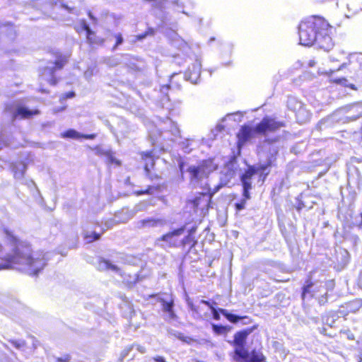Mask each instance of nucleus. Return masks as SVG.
Instances as JSON below:
<instances>
[{
	"instance_id": "f257e3e1",
	"label": "nucleus",
	"mask_w": 362,
	"mask_h": 362,
	"mask_svg": "<svg viewBox=\"0 0 362 362\" xmlns=\"http://www.w3.org/2000/svg\"><path fill=\"white\" fill-rule=\"evenodd\" d=\"M3 232L6 240L5 247L0 243V271L18 269L30 276H38L47 265V253L34 252L30 242L21 239L8 228H4Z\"/></svg>"
},
{
	"instance_id": "f03ea898",
	"label": "nucleus",
	"mask_w": 362,
	"mask_h": 362,
	"mask_svg": "<svg viewBox=\"0 0 362 362\" xmlns=\"http://www.w3.org/2000/svg\"><path fill=\"white\" fill-rule=\"evenodd\" d=\"M333 28L320 17L312 16L303 20L298 26L300 44L303 46H316L329 52L334 47Z\"/></svg>"
},
{
	"instance_id": "7ed1b4c3",
	"label": "nucleus",
	"mask_w": 362,
	"mask_h": 362,
	"mask_svg": "<svg viewBox=\"0 0 362 362\" xmlns=\"http://www.w3.org/2000/svg\"><path fill=\"white\" fill-rule=\"evenodd\" d=\"M282 127V124L269 117H264L255 129L243 127L238 134V148H240L247 141L252 138L255 132L267 135Z\"/></svg>"
},
{
	"instance_id": "20e7f679",
	"label": "nucleus",
	"mask_w": 362,
	"mask_h": 362,
	"mask_svg": "<svg viewBox=\"0 0 362 362\" xmlns=\"http://www.w3.org/2000/svg\"><path fill=\"white\" fill-rule=\"evenodd\" d=\"M52 56L54 58L52 62V66H44L40 70L42 76H48L47 83L50 86H56L59 82V78L55 76L57 71L62 69L69 62V56L59 51H51Z\"/></svg>"
},
{
	"instance_id": "39448f33",
	"label": "nucleus",
	"mask_w": 362,
	"mask_h": 362,
	"mask_svg": "<svg viewBox=\"0 0 362 362\" xmlns=\"http://www.w3.org/2000/svg\"><path fill=\"white\" fill-rule=\"evenodd\" d=\"M268 165H259L258 167H251L248 170L242 175L241 180L243 185V196L245 199L242 200L241 202L236 204V209L240 211L245 208V204L247 199L250 198L249 190L251 189V178L255 174H259L262 176V174L267 175L268 172H266Z\"/></svg>"
},
{
	"instance_id": "423d86ee",
	"label": "nucleus",
	"mask_w": 362,
	"mask_h": 362,
	"mask_svg": "<svg viewBox=\"0 0 362 362\" xmlns=\"http://www.w3.org/2000/svg\"><path fill=\"white\" fill-rule=\"evenodd\" d=\"M188 304H189V307L191 308V309L193 311H194L199 316H202V310H204V308H207L208 310H211L212 315H213V317L216 320H220L219 312L222 315H223L228 319V320H229L230 322H233V323L237 322L238 321H239L241 319L240 317H238L237 315H235L233 314H230V313H228V311L225 309H222V308H219L218 310L215 309L214 307H212L209 304V302L205 301V300H201L197 305H194L189 302L188 303Z\"/></svg>"
},
{
	"instance_id": "0eeeda50",
	"label": "nucleus",
	"mask_w": 362,
	"mask_h": 362,
	"mask_svg": "<svg viewBox=\"0 0 362 362\" xmlns=\"http://www.w3.org/2000/svg\"><path fill=\"white\" fill-rule=\"evenodd\" d=\"M216 168V165L212 160L203 161L198 166H190L188 168V173L190 175L191 182L193 185L197 184L199 180L206 177L211 172Z\"/></svg>"
},
{
	"instance_id": "6e6552de",
	"label": "nucleus",
	"mask_w": 362,
	"mask_h": 362,
	"mask_svg": "<svg viewBox=\"0 0 362 362\" xmlns=\"http://www.w3.org/2000/svg\"><path fill=\"white\" fill-rule=\"evenodd\" d=\"M327 290L322 282H317L305 286L303 288L302 298L303 300L312 297L318 298L319 303L322 304L326 302L325 297Z\"/></svg>"
},
{
	"instance_id": "1a4fd4ad",
	"label": "nucleus",
	"mask_w": 362,
	"mask_h": 362,
	"mask_svg": "<svg viewBox=\"0 0 362 362\" xmlns=\"http://www.w3.org/2000/svg\"><path fill=\"white\" fill-rule=\"evenodd\" d=\"M75 30L78 33H85L87 42L91 45H100L105 42V39L97 35L92 30L84 19L81 20L78 25L75 26Z\"/></svg>"
},
{
	"instance_id": "9d476101",
	"label": "nucleus",
	"mask_w": 362,
	"mask_h": 362,
	"mask_svg": "<svg viewBox=\"0 0 362 362\" xmlns=\"http://www.w3.org/2000/svg\"><path fill=\"white\" fill-rule=\"evenodd\" d=\"M246 337L247 333L245 332H238L235 334V355L233 358L238 362H240L241 359H246L248 357V351L244 347Z\"/></svg>"
},
{
	"instance_id": "9b49d317",
	"label": "nucleus",
	"mask_w": 362,
	"mask_h": 362,
	"mask_svg": "<svg viewBox=\"0 0 362 362\" xmlns=\"http://www.w3.org/2000/svg\"><path fill=\"white\" fill-rule=\"evenodd\" d=\"M183 228H179L166 235L156 240V244L162 247L176 246L178 244V238L182 234Z\"/></svg>"
},
{
	"instance_id": "f8f14e48",
	"label": "nucleus",
	"mask_w": 362,
	"mask_h": 362,
	"mask_svg": "<svg viewBox=\"0 0 362 362\" xmlns=\"http://www.w3.org/2000/svg\"><path fill=\"white\" fill-rule=\"evenodd\" d=\"M353 54H346L343 50H337L331 56L330 60L332 62H340L341 65L337 70H341L346 68L350 63Z\"/></svg>"
},
{
	"instance_id": "ddd939ff",
	"label": "nucleus",
	"mask_w": 362,
	"mask_h": 362,
	"mask_svg": "<svg viewBox=\"0 0 362 362\" xmlns=\"http://www.w3.org/2000/svg\"><path fill=\"white\" fill-rule=\"evenodd\" d=\"M238 165L235 160L230 161L224 168L223 174L226 178H221V184L226 185L230 180L236 175Z\"/></svg>"
},
{
	"instance_id": "4468645a",
	"label": "nucleus",
	"mask_w": 362,
	"mask_h": 362,
	"mask_svg": "<svg viewBox=\"0 0 362 362\" xmlns=\"http://www.w3.org/2000/svg\"><path fill=\"white\" fill-rule=\"evenodd\" d=\"M40 113V111L38 109L30 110L25 107L19 106L16 108L15 112L13 113V117L14 119H30L35 115H39Z\"/></svg>"
},
{
	"instance_id": "2eb2a0df",
	"label": "nucleus",
	"mask_w": 362,
	"mask_h": 362,
	"mask_svg": "<svg viewBox=\"0 0 362 362\" xmlns=\"http://www.w3.org/2000/svg\"><path fill=\"white\" fill-rule=\"evenodd\" d=\"M201 62L197 60L185 73V78L192 83H197L201 73Z\"/></svg>"
},
{
	"instance_id": "dca6fc26",
	"label": "nucleus",
	"mask_w": 362,
	"mask_h": 362,
	"mask_svg": "<svg viewBox=\"0 0 362 362\" xmlns=\"http://www.w3.org/2000/svg\"><path fill=\"white\" fill-rule=\"evenodd\" d=\"M102 233H97L94 230H86L83 233V238L88 243H93L98 240Z\"/></svg>"
},
{
	"instance_id": "f3484780",
	"label": "nucleus",
	"mask_w": 362,
	"mask_h": 362,
	"mask_svg": "<svg viewBox=\"0 0 362 362\" xmlns=\"http://www.w3.org/2000/svg\"><path fill=\"white\" fill-rule=\"evenodd\" d=\"M27 166L25 162L21 161L15 163L12 165V170L14 176H23L26 170Z\"/></svg>"
},
{
	"instance_id": "a211bd4d",
	"label": "nucleus",
	"mask_w": 362,
	"mask_h": 362,
	"mask_svg": "<svg viewBox=\"0 0 362 362\" xmlns=\"http://www.w3.org/2000/svg\"><path fill=\"white\" fill-rule=\"evenodd\" d=\"M96 267L100 272L107 271L113 268V265L110 261L105 259L103 257L98 258Z\"/></svg>"
},
{
	"instance_id": "6ab92c4d",
	"label": "nucleus",
	"mask_w": 362,
	"mask_h": 362,
	"mask_svg": "<svg viewBox=\"0 0 362 362\" xmlns=\"http://www.w3.org/2000/svg\"><path fill=\"white\" fill-rule=\"evenodd\" d=\"M264 360V356L262 354L253 351L250 356L248 354V357L246 359H241L240 362H262Z\"/></svg>"
},
{
	"instance_id": "aec40b11",
	"label": "nucleus",
	"mask_w": 362,
	"mask_h": 362,
	"mask_svg": "<svg viewBox=\"0 0 362 362\" xmlns=\"http://www.w3.org/2000/svg\"><path fill=\"white\" fill-rule=\"evenodd\" d=\"M63 138L81 139V134L74 129H69L62 134Z\"/></svg>"
},
{
	"instance_id": "412c9836",
	"label": "nucleus",
	"mask_w": 362,
	"mask_h": 362,
	"mask_svg": "<svg viewBox=\"0 0 362 362\" xmlns=\"http://www.w3.org/2000/svg\"><path fill=\"white\" fill-rule=\"evenodd\" d=\"M362 308V299H356L351 303L348 305V308L352 313H356Z\"/></svg>"
},
{
	"instance_id": "4be33fe9",
	"label": "nucleus",
	"mask_w": 362,
	"mask_h": 362,
	"mask_svg": "<svg viewBox=\"0 0 362 362\" xmlns=\"http://www.w3.org/2000/svg\"><path fill=\"white\" fill-rule=\"evenodd\" d=\"M163 310L168 313L170 318H173L175 315L173 311V300H170V301H163Z\"/></svg>"
},
{
	"instance_id": "5701e85b",
	"label": "nucleus",
	"mask_w": 362,
	"mask_h": 362,
	"mask_svg": "<svg viewBox=\"0 0 362 362\" xmlns=\"http://www.w3.org/2000/svg\"><path fill=\"white\" fill-rule=\"evenodd\" d=\"M9 342L13 346L21 350L25 349L27 346L24 340L11 339Z\"/></svg>"
},
{
	"instance_id": "b1692460",
	"label": "nucleus",
	"mask_w": 362,
	"mask_h": 362,
	"mask_svg": "<svg viewBox=\"0 0 362 362\" xmlns=\"http://www.w3.org/2000/svg\"><path fill=\"white\" fill-rule=\"evenodd\" d=\"M296 117L300 122H304L309 119V115L304 108H300L296 113Z\"/></svg>"
},
{
	"instance_id": "393cba45",
	"label": "nucleus",
	"mask_w": 362,
	"mask_h": 362,
	"mask_svg": "<svg viewBox=\"0 0 362 362\" xmlns=\"http://www.w3.org/2000/svg\"><path fill=\"white\" fill-rule=\"evenodd\" d=\"M166 122L170 125L169 129L167 130L171 132L174 136L178 135L180 131L177 124L170 119H167Z\"/></svg>"
},
{
	"instance_id": "a878e982",
	"label": "nucleus",
	"mask_w": 362,
	"mask_h": 362,
	"mask_svg": "<svg viewBox=\"0 0 362 362\" xmlns=\"http://www.w3.org/2000/svg\"><path fill=\"white\" fill-rule=\"evenodd\" d=\"M144 159L146 160V163L145 164V170L146 172H148L150 170L149 163L151 164V166H153V163H154L153 158V156L151 155V153H146Z\"/></svg>"
},
{
	"instance_id": "bb28decb",
	"label": "nucleus",
	"mask_w": 362,
	"mask_h": 362,
	"mask_svg": "<svg viewBox=\"0 0 362 362\" xmlns=\"http://www.w3.org/2000/svg\"><path fill=\"white\" fill-rule=\"evenodd\" d=\"M159 223L158 221L154 219H145L141 221L143 227H153L156 226Z\"/></svg>"
},
{
	"instance_id": "cd10ccee",
	"label": "nucleus",
	"mask_w": 362,
	"mask_h": 362,
	"mask_svg": "<svg viewBox=\"0 0 362 362\" xmlns=\"http://www.w3.org/2000/svg\"><path fill=\"white\" fill-rule=\"evenodd\" d=\"M347 8L350 12H351V16L357 14L359 11L362 10L361 7L356 8L353 1L347 4Z\"/></svg>"
},
{
	"instance_id": "c85d7f7f",
	"label": "nucleus",
	"mask_w": 362,
	"mask_h": 362,
	"mask_svg": "<svg viewBox=\"0 0 362 362\" xmlns=\"http://www.w3.org/2000/svg\"><path fill=\"white\" fill-rule=\"evenodd\" d=\"M75 95H76L75 92L72 91V90L69 91L67 93H64L60 95L59 101L61 103H63L64 101H65L67 99H70V98L75 97Z\"/></svg>"
},
{
	"instance_id": "c756f323",
	"label": "nucleus",
	"mask_w": 362,
	"mask_h": 362,
	"mask_svg": "<svg viewBox=\"0 0 362 362\" xmlns=\"http://www.w3.org/2000/svg\"><path fill=\"white\" fill-rule=\"evenodd\" d=\"M54 362H73L71 356L69 354H64L55 358Z\"/></svg>"
},
{
	"instance_id": "7c9ffc66",
	"label": "nucleus",
	"mask_w": 362,
	"mask_h": 362,
	"mask_svg": "<svg viewBox=\"0 0 362 362\" xmlns=\"http://www.w3.org/2000/svg\"><path fill=\"white\" fill-rule=\"evenodd\" d=\"M193 141L186 140L182 143V148L187 153L189 152L192 150V146H193Z\"/></svg>"
},
{
	"instance_id": "2f4dec72",
	"label": "nucleus",
	"mask_w": 362,
	"mask_h": 362,
	"mask_svg": "<svg viewBox=\"0 0 362 362\" xmlns=\"http://www.w3.org/2000/svg\"><path fill=\"white\" fill-rule=\"evenodd\" d=\"M241 117L242 115L239 112L234 114H228L225 118V119H233L234 121H240Z\"/></svg>"
},
{
	"instance_id": "473e14b6",
	"label": "nucleus",
	"mask_w": 362,
	"mask_h": 362,
	"mask_svg": "<svg viewBox=\"0 0 362 362\" xmlns=\"http://www.w3.org/2000/svg\"><path fill=\"white\" fill-rule=\"evenodd\" d=\"M204 199L205 202L207 204L209 202V197L207 195V194H202V197H200V199ZM199 199H197L195 201H194V204L196 206H198L199 205Z\"/></svg>"
},
{
	"instance_id": "72a5a7b5",
	"label": "nucleus",
	"mask_w": 362,
	"mask_h": 362,
	"mask_svg": "<svg viewBox=\"0 0 362 362\" xmlns=\"http://www.w3.org/2000/svg\"><path fill=\"white\" fill-rule=\"evenodd\" d=\"M213 329L216 333H221L224 329V327L223 326L213 325Z\"/></svg>"
},
{
	"instance_id": "f704fd0d",
	"label": "nucleus",
	"mask_w": 362,
	"mask_h": 362,
	"mask_svg": "<svg viewBox=\"0 0 362 362\" xmlns=\"http://www.w3.org/2000/svg\"><path fill=\"white\" fill-rule=\"evenodd\" d=\"M93 139L95 138L94 134H81V139Z\"/></svg>"
},
{
	"instance_id": "c9c22d12",
	"label": "nucleus",
	"mask_w": 362,
	"mask_h": 362,
	"mask_svg": "<svg viewBox=\"0 0 362 362\" xmlns=\"http://www.w3.org/2000/svg\"><path fill=\"white\" fill-rule=\"evenodd\" d=\"M136 349L141 353H144L146 351V349L140 345H136Z\"/></svg>"
},
{
	"instance_id": "e433bc0d",
	"label": "nucleus",
	"mask_w": 362,
	"mask_h": 362,
	"mask_svg": "<svg viewBox=\"0 0 362 362\" xmlns=\"http://www.w3.org/2000/svg\"><path fill=\"white\" fill-rule=\"evenodd\" d=\"M316 64V62L315 61V59H310L308 62V66L310 67H313Z\"/></svg>"
},
{
	"instance_id": "4c0bfd02",
	"label": "nucleus",
	"mask_w": 362,
	"mask_h": 362,
	"mask_svg": "<svg viewBox=\"0 0 362 362\" xmlns=\"http://www.w3.org/2000/svg\"><path fill=\"white\" fill-rule=\"evenodd\" d=\"M116 40H117L116 45H120L122 42V38L121 35H117L116 37Z\"/></svg>"
},
{
	"instance_id": "58836bf2",
	"label": "nucleus",
	"mask_w": 362,
	"mask_h": 362,
	"mask_svg": "<svg viewBox=\"0 0 362 362\" xmlns=\"http://www.w3.org/2000/svg\"><path fill=\"white\" fill-rule=\"evenodd\" d=\"M155 361L156 362H165V360L163 359V358L160 357V356H158V357L155 358Z\"/></svg>"
},
{
	"instance_id": "ea45409f",
	"label": "nucleus",
	"mask_w": 362,
	"mask_h": 362,
	"mask_svg": "<svg viewBox=\"0 0 362 362\" xmlns=\"http://www.w3.org/2000/svg\"><path fill=\"white\" fill-rule=\"evenodd\" d=\"M40 93H49V90H45V89H40Z\"/></svg>"
},
{
	"instance_id": "a19ab883",
	"label": "nucleus",
	"mask_w": 362,
	"mask_h": 362,
	"mask_svg": "<svg viewBox=\"0 0 362 362\" xmlns=\"http://www.w3.org/2000/svg\"><path fill=\"white\" fill-rule=\"evenodd\" d=\"M183 168H184V165L182 163H180V171L182 173L183 172Z\"/></svg>"
},
{
	"instance_id": "79ce46f5",
	"label": "nucleus",
	"mask_w": 362,
	"mask_h": 362,
	"mask_svg": "<svg viewBox=\"0 0 362 362\" xmlns=\"http://www.w3.org/2000/svg\"><path fill=\"white\" fill-rule=\"evenodd\" d=\"M348 337L350 339H354V335L351 334V335H349Z\"/></svg>"
},
{
	"instance_id": "37998d69",
	"label": "nucleus",
	"mask_w": 362,
	"mask_h": 362,
	"mask_svg": "<svg viewBox=\"0 0 362 362\" xmlns=\"http://www.w3.org/2000/svg\"><path fill=\"white\" fill-rule=\"evenodd\" d=\"M114 269H115V272H117V267L115 265Z\"/></svg>"
},
{
	"instance_id": "c03bdc74",
	"label": "nucleus",
	"mask_w": 362,
	"mask_h": 362,
	"mask_svg": "<svg viewBox=\"0 0 362 362\" xmlns=\"http://www.w3.org/2000/svg\"><path fill=\"white\" fill-rule=\"evenodd\" d=\"M115 164H119V162H117L115 159L114 160Z\"/></svg>"
},
{
	"instance_id": "a18cd8bd",
	"label": "nucleus",
	"mask_w": 362,
	"mask_h": 362,
	"mask_svg": "<svg viewBox=\"0 0 362 362\" xmlns=\"http://www.w3.org/2000/svg\"><path fill=\"white\" fill-rule=\"evenodd\" d=\"M144 192H137V194H144Z\"/></svg>"
}]
</instances>
